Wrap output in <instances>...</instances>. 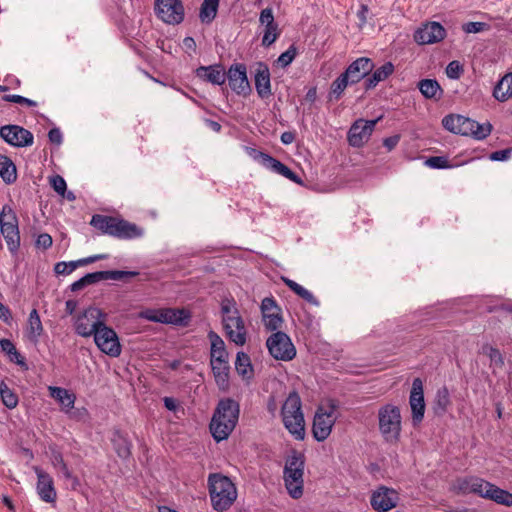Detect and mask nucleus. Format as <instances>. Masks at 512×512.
Masks as SVG:
<instances>
[{"mask_svg":"<svg viewBox=\"0 0 512 512\" xmlns=\"http://www.w3.org/2000/svg\"><path fill=\"white\" fill-rule=\"evenodd\" d=\"M155 14L166 24L177 25L184 20L185 11L181 0H155Z\"/></svg>","mask_w":512,"mask_h":512,"instance_id":"ddd939ff","label":"nucleus"},{"mask_svg":"<svg viewBox=\"0 0 512 512\" xmlns=\"http://www.w3.org/2000/svg\"><path fill=\"white\" fill-rule=\"evenodd\" d=\"M34 471L37 475L36 490L39 498L46 503H55L57 492L53 478L39 467H34Z\"/></svg>","mask_w":512,"mask_h":512,"instance_id":"5701e85b","label":"nucleus"},{"mask_svg":"<svg viewBox=\"0 0 512 512\" xmlns=\"http://www.w3.org/2000/svg\"><path fill=\"white\" fill-rule=\"evenodd\" d=\"M219 0H204L201 4L199 17L203 23H211L218 11Z\"/></svg>","mask_w":512,"mask_h":512,"instance_id":"a19ab883","label":"nucleus"},{"mask_svg":"<svg viewBox=\"0 0 512 512\" xmlns=\"http://www.w3.org/2000/svg\"><path fill=\"white\" fill-rule=\"evenodd\" d=\"M511 154H512V149L507 148V149L492 152L490 154L489 158L492 161H505L511 157Z\"/></svg>","mask_w":512,"mask_h":512,"instance_id":"680f3d73","label":"nucleus"},{"mask_svg":"<svg viewBox=\"0 0 512 512\" xmlns=\"http://www.w3.org/2000/svg\"><path fill=\"white\" fill-rule=\"evenodd\" d=\"M240 414L239 403L232 398H222L212 415L209 429L216 442L226 440L235 429Z\"/></svg>","mask_w":512,"mask_h":512,"instance_id":"f257e3e1","label":"nucleus"},{"mask_svg":"<svg viewBox=\"0 0 512 512\" xmlns=\"http://www.w3.org/2000/svg\"><path fill=\"white\" fill-rule=\"evenodd\" d=\"M0 233L4 237L8 250L16 253L20 247V232L18 224L0 223Z\"/></svg>","mask_w":512,"mask_h":512,"instance_id":"c85d7f7f","label":"nucleus"},{"mask_svg":"<svg viewBox=\"0 0 512 512\" xmlns=\"http://www.w3.org/2000/svg\"><path fill=\"white\" fill-rule=\"evenodd\" d=\"M280 36V31L278 29V24L273 26H266L264 30V34L262 37V45L264 47L271 46Z\"/></svg>","mask_w":512,"mask_h":512,"instance_id":"09e8293b","label":"nucleus"},{"mask_svg":"<svg viewBox=\"0 0 512 512\" xmlns=\"http://www.w3.org/2000/svg\"><path fill=\"white\" fill-rule=\"evenodd\" d=\"M350 83L347 78L341 73L331 84L329 92V100H339L347 86Z\"/></svg>","mask_w":512,"mask_h":512,"instance_id":"37998d69","label":"nucleus"},{"mask_svg":"<svg viewBox=\"0 0 512 512\" xmlns=\"http://www.w3.org/2000/svg\"><path fill=\"white\" fill-rule=\"evenodd\" d=\"M0 176L7 184L14 183L17 179L16 166L5 155H0Z\"/></svg>","mask_w":512,"mask_h":512,"instance_id":"4c0bfd02","label":"nucleus"},{"mask_svg":"<svg viewBox=\"0 0 512 512\" xmlns=\"http://www.w3.org/2000/svg\"><path fill=\"white\" fill-rule=\"evenodd\" d=\"M106 314L101 309L89 307L75 321V331L82 337L92 336L105 323Z\"/></svg>","mask_w":512,"mask_h":512,"instance_id":"f8f14e48","label":"nucleus"},{"mask_svg":"<svg viewBox=\"0 0 512 512\" xmlns=\"http://www.w3.org/2000/svg\"><path fill=\"white\" fill-rule=\"evenodd\" d=\"M261 313L275 312L279 310L276 300L273 297H265L261 302Z\"/></svg>","mask_w":512,"mask_h":512,"instance_id":"bf43d9fd","label":"nucleus"},{"mask_svg":"<svg viewBox=\"0 0 512 512\" xmlns=\"http://www.w3.org/2000/svg\"><path fill=\"white\" fill-rule=\"evenodd\" d=\"M446 37L445 28L435 21L422 24L414 32V40L419 45L434 44L442 41Z\"/></svg>","mask_w":512,"mask_h":512,"instance_id":"6ab92c4d","label":"nucleus"},{"mask_svg":"<svg viewBox=\"0 0 512 512\" xmlns=\"http://www.w3.org/2000/svg\"><path fill=\"white\" fill-rule=\"evenodd\" d=\"M378 119L375 120H356L348 131V142L353 147H362L373 133Z\"/></svg>","mask_w":512,"mask_h":512,"instance_id":"dca6fc26","label":"nucleus"},{"mask_svg":"<svg viewBox=\"0 0 512 512\" xmlns=\"http://www.w3.org/2000/svg\"><path fill=\"white\" fill-rule=\"evenodd\" d=\"M114 447L117 455L123 459L131 455V444L123 437L114 440Z\"/></svg>","mask_w":512,"mask_h":512,"instance_id":"8fccbe9b","label":"nucleus"},{"mask_svg":"<svg viewBox=\"0 0 512 512\" xmlns=\"http://www.w3.org/2000/svg\"><path fill=\"white\" fill-rule=\"evenodd\" d=\"M50 185L56 193L61 196H65L67 190V184L64 178L60 175H54L50 177Z\"/></svg>","mask_w":512,"mask_h":512,"instance_id":"5fc2aeb1","label":"nucleus"},{"mask_svg":"<svg viewBox=\"0 0 512 512\" xmlns=\"http://www.w3.org/2000/svg\"><path fill=\"white\" fill-rule=\"evenodd\" d=\"M264 326L269 331H279L283 323L281 308L275 312L262 313Z\"/></svg>","mask_w":512,"mask_h":512,"instance_id":"79ce46f5","label":"nucleus"},{"mask_svg":"<svg viewBox=\"0 0 512 512\" xmlns=\"http://www.w3.org/2000/svg\"><path fill=\"white\" fill-rule=\"evenodd\" d=\"M282 280L285 283V285L297 296H299L300 298H302L311 305L319 306V301L309 290H307L306 288H304L303 286L289 278L283 277Z\"/></svg>","mask_w":512,"mask_h":512,"instance_id":"e433bc0d","label":"nucleus"},{"mask_svg":"<svg viewBox=\"0 0 512 512\" xmlns=\"http://www.w3.org/2000/svg\"><path fill=\"white\" fill-rule=\"evenodd\" d=\"M486 26L484 22H467L462 28L465 33H479L483 31Z\"/></svg>","mask_w":512,"mask_h":512,"instance_id":"052dcab7","label":"nucleus"},{"mask_svg":"<svg viewBox=\"0 0 512 512\" xmlns=\"http://www.w3.org/2000/svg\"><path fill=\"white\" fill-rule=\"evenodd\" d=\"M43 331L44 329L39 313L36 309H33L28 317V323L25 330L26 336L29 339V341L36 344L38 343Z\"/></svg>","mask_w":512,"mask_h":512,"instance_id":"473e14b6","label":"nucleus"},{"mask_svg":"<svg viewBox=\"0 0 512 512\" xmlns=\"http://www.w3.org/2000/svg\"><path fill=\"white\" fill-rule=\"evenodd\" d=\"M195 75L212 85L221 86L226 82V71L222 64L200 66L196 69Z\"/></svg>","mask_w":512,"mask_h":512,"instance_id":"b1692460","label":"nucleus"},{"mask_svg":"<svg viewBox=\"0 0 512 512\" xmlns=\"http://www.w3.org/2000/svg\"><path fill=\"white\" fill-rule=\"evenodd\" d=\"M409 404L412 411V422L416 426L422 422L425 413L423 383L420 378L413 380Z\"/></svg>","mask_w":512,"mask_h":512,"instance_id":"aec40b11","label":"nucleus"},{"mask_svg":"<svg viewBox=\"0 0 512 512\" xmlns=\"http://www.w3.org/2000/svg\"><path fill=\"white\" fill-rule=\"evenodd\" d=\"M0 396H1L2 403L8 409H13L17 406L18 396L16 395V393L13 390H11L8 387V385L4 381H1V383H0Z\"/></svg>","mask_w":512,"mask_h":512,"instance_id":"c03bdc74","label":"nucleus"},{"mask_svg":"<svg viewBox=\"0 0 512 512\" xmlns=\"http://www.w3.org/2000/svg\"><path fill=\"white\" fill-rule=\"evenodd\" d=\"M138 316L151 322L181 326L187 325L191 317L189 311L177 308L145 309Z\"/></svg>","mask_w":512,"mask_h":512,"instance_id":"9d476101","label":"nucleus"},{"mask_svg":"<svg viewBox=\"0 0 512 512\" xmlns=\"http://www.w3.org/2000/svg\"><path fill=\"white\" fill-rule=\"evenodd\" d=\"M470 492L507 507L512 506V493L482 478L472 477L466 481Z\"/></svg>","mask_w":512,"mask_h":512,"instance_id":"1a4fd4ad","label":"nucleus"},{"mask_svg":"<svg viewBox=\"0 0 512 512\" xmlns=\"http://www.w3.org/2000/svg\"><path fill=\"white\" fill-rule=\"evenodd\" d=\"M305 457L302 453L293 451L286 459L284 471L289 472L293 470H304Z\"/></svg>","mask_w":512,"mask_h":512,"instance_id":"a18cd8bd","label":"nucleus"},{"mask_svg":"<svg viewBox=\"0 0 512 512\" xmlns=\"http://www.w3.org/2000/svg\"><path fill=\"white\" fill-rule=\"evenodd\" d=\"M451 400H450V393L446 386H443L439 388L436 392L435 399H434V412L437 415H443L447 408L450 406Z\"/></svg>","mask_w":512,"mask_h":512,"instance_id":"58836bf2","label":"nucleus"},{"mask_svg":"<svg viewBox=\"0 0 512 512\" xmlns=\"http://www.w3.org/2000/svg\"><path fill=\"white\" fill-rule=\"evenodd\" d=\"M235 369L237 373L243 378H251L253 375V368L250 357L245 352H238L235 361Z\"/></svg>","mask_w":512,"mask_h":512,"instance_id":"ea45409f","label":"nucleus"},{"mask_svg":"<svg viewBox=\"0 0 512 512\" xmlns=\"http://www.w3.org/2000/svg\"><path fill=\"white\" fill-rule=\"evenodd\" d=\"M281 417L284 427L298 441L305 439V419L302 411V401L296 391L287 396L281 407Z\"/></svg>","mask_w":512,"mask_h":512,"instance_id":"39448f33","label":"nucleus"},{"mask_svg":"<svg viewBox=\"0 0 512 512\" xmlns=\"http://www.w3.org/2000/svg\"><path fill=\"white\" fill-rule=\"evenodd\" d=\"M394 72V65L392 62H386L381 67L377 68L371 76L367 77L364 82L365 90H371L377 86L381 81L386 80Z\"/></svg>","mask_w":512,"mask_h":512,"instance_id":"f704fd0d","label":"nucleus"},{"mask_svg":"<svg viewBox=\"0 0 512 512\" xmlns=\"http://www.w3.org/2000/svg\"><path fill=\"white\" fill-rule=\"evenodd\" d=\"M270 355L281 361H291L296 356V348L291 338L282 331H276L266 341Z\"/></svg>","mask_w":512,"mask_h":512,"instance_id":"9b49d317","label":"nucleus"},{"mask_svg":"<svg viewBox=\"0 0 512 512\" xmlns=\"http://www.w3.org/2000/svg\"><path fill=\"white\" fill-rule=\"evenodd\" d=\"M401 413L398 406L385 404L378 410L379 431L385 442L397 443L401 435Z\"/></svg>","mask_w":512,"mask_h":512,"instance_id":"0eeeda50","label":"nucleus"},{"mask_svg":"<svg viewBox=\"0 0 512 512\" xmlns=\"http://www.w3.org/2000/svg\"><path fill=\"white\" fill-rule=\"evenodd\" d=\"M255 89L261 99L269 98L272 95L270 71L268 66L259 62L254 76Z\"/></svg>","mask_w":512,"mask_h":512,"instance_id":"393cba45","label":"nucleus"},{"mask_svg":"<svg viewBox=\"0 0 512 512\" xmlns=\"http://www.w3.org/2000/svg\"><path fill=\"white\" fill-rule=\"evenodd\" d=\"M0 223L18 224V217L10 205H4L0 211Z\"/></svg>","mask_w":512,"mask_h":512,"instance_id":"603ef678","label":"nucleus"},{"mask_svg":"<svg viewBox=\"0 0 512 512\" xmlns=\"http://www.w3.org/2000/svg\"><path fill=\"white\" fill-rule=\"evenodd\" d=\"M400 135H393L383 140V146L388 150L392 151L399 143Z\"/></svg>","mask_w":512,"mask_h":512,"instance_id":"69168bd1","label":"nucleus"},{"mask_svg":"<svg viewBox=\"0 0 512 512\" xmlns=\"http://www.w3.org/2000/svg\"><path fill=\"white\" fill-rule=\"evenodd\" d=\"M50 395L52 398L57 400L65 413H69L73 409L76 396L74 393L69 392L67 389L62 387H49Z\"/></svg>","mask_w":512,"mask_h":512,"instance_id":"72a5a7b5","label":"nucleus"},{"mask_svg":"<svg viewBox=\"0 0 512 512\" xmlns=\"http://www.w3.org/2000/svg\"><path fill=\"white\" fill-rule=\"evenodd\" d=\"M3 100L6 101V102H13V103H17V104H25L27 106H36L37 103L29 98H26L24 96H21V95H16V94H9V95H5L3 97Z\"/></svg>","mask_w":512,"mask_h":512,"instance_id":"4d7b16f0","label":"nucleus"},{"mask_svg":"<svg viewBox=\"0 0 512 512\" xmlns=\"http://www.w3.org/2000/svg\"><path fill=\"white\" fill-rule=\"evenodd\" d=\"M417 87L424 98L440 100L443 96V89L436 79H422L418 82Z\"/></svg>","mask_w":512,"mask_h":512,"instance_id":"2f4dec72","label":"nucleus"},{"mask_svg":"<svg viewBox=\"0 0 512 512\" xmlns=\"http://www.w3.org/2000/svg\"><path fill=\"white\" fill-rule=\"evenodd\" d=\"M220 312L226 337L237 346H243L247 341V328L234 298L222 299Z\"/></svg>","mask_w":512,"mask_h":512,"instance_id":"f03ea898","label":"nucleus"},{"mask_svg":"<svg viewBox=\"0 0 512 512\" xmlns=\"http://www.w3.org/2000/svg\"><path fill=\"white\" fill-rule=\"evenodd\" d=\"M207 336L211 344L210 361L228 360V352L223 339L213 330H210Z\"/></svg>","mask_w":512,"mask_h":512,"instance_id":"7c9ffc66","label":"nucleus"},{"mask_svg":"<svg viewBox=\"0 0 512 512\" xmlns=\"http://www.w3.org/2000/svg\"><path fill=\"white\" fill-rule=\"evenodd\" d=\"M337 418V405L335 403L329 402L326 405L318 406L312 424L314 439L318 442L325 441L330 436Z\"/></svg>","mask_w":512,"mask_h":512,"instance_id":"6e6552de","label":"nucleus"},{"mask_svg":"<svg viewBox=\"0 0 512 512\" xmlns=\"http://www.w3.org/2000/svg\"><path fill=\"white\" fill-rule=\"evenodd\" d=\"M108 257H109L108 254H95V255L85 257V258L78 259V263H80V265H82V266H85V265L94 263L99 260L108 259Z\"/></svg>","mask_w":512,"mask_h":512,"instance_id":"0e129e2a","label":"nucleus"},{"mask_svg":"<svg viewBox=\"0 0 512 512\" xmlns=\"http://www.w3.org/2000/svg\"><path fill=\"white\" fill-rule=\"evenodd\" d=\"M442 125L454 134L471 136L476 140L487 138L492 131V125L489 122L478 123L462 115H447L442 119Z\"/></svg>","mask_w":512,"mask_h":512,"instance_id":"423d86ee","label":"nucleus"},{"mask_svg":"<svg viewBox=\"0 0 512 512\" xmlns=\"http://www.w3.org/2000/svg\"><path fill=\"white\" fill-rule=\"evenodd\" d=\"M425 164L428 167L433 168V169H447V168H451L452 167L449 164L448 159L446 157H444V156H432V157H429L425 161Z\"/></svg>","mask_w":512,"mask_h":512,"instance_id":"864d4df0","label":"nucleus"},{"mask_svg":"<svg viewBox=\"0 0 512 512\" xmlns=\"http://www.w3.org/2000/svg\"><path fill=\"white\" fill-rule=\"evenodd\" d=\"M8 357L11 362L24 367L25 369L28 368L25 358L17 351V349H15V351H13Z\"/></svg>","mask_w":512,"mask_h":512,"instance_id":"338daca9","label":"nucleus"},{"mask_svg":"<svg viewBox=\"0 0 512 512\" xmlns=\"http://www.w3.org/2000/svg\"><path fill=\"white\" fill-rule=\"evenodd\" d=\"M285 487L293 499H299L303 495L304 470L283 472Z\"/></svg>","mask_w":512,"mask_h":512,"instance_id":"bb28decb","label":"nucleus"},{"mask_svg":"<svg viewBox=\"0 0 512 512\" xmlns=\"http://www.w3.org/2000/svg\"><path fill=\"white\" fill-rule=\"evenodd\" d=\"M0 137L14 147L31 146L34 141L33 134L19 125L2 126L0 128Z\"/></svg>","mask_w":512,"mask_h":512,"instance_id":"f3484780","label":"nucleus"},{"mask_svg":"<svg viewBox=\"0 0 512 512\" xmlns=\"http://www.w3.org/2000/svg\"><path fill=\"white\" fill-rule=\"evenodd\" d=\"M80 263L78 260L70 261V262H58L54 266V271L59 275H69L71 274L77 267H80Z\"/></svg>","mask_w":512,"mask_h":512,"instance_id":"3c124183","label":"nucleus"},{"mask_svg":"<svg viewBox=\"0 0 512 512\" xmlns=\"http://www.w3.org/2000/svg\"><path fill=\"white\" fill-rule=\"evenodd\" d=\"M493 96L500 102L507 101L512 97V72L505 74L495 85Z\"/></svg>","mask_w":512,"mask_h":512,"instance_id":"c9c22d12","label":"nucleus"},{"mask_svg":"<svg viewBox=\"0 0 512 512\" xmlns=\"http://www.w3.org/2000/svg\"><path fill=\"white\" fill-rule=\"evenodd\" d=\"M51 463L53 467L59 471L66 480L71 481V487L73 490H76L80 486L78 477L73 475L69 470L61 452L57 450L52 451Z\"/></svg>","mask_w":512,"mask_h":512,"instance_id":"c756f323","label":"nucleus"},{"mask_svg":"<svg viewBox=\"0 0 512 512\" xmlns=\"http://www.w3.org/2000/svg\"><path fill=\"white\" fill-rule=\"evenodd\" d=\"M259 22L261 25L273 26L277 24L274 19L273 11L271 8H265L260 12Z\"/></svg>","mask_w":512,"mask_h":512,"instance_id":"13d9d810","label":"nucleus"},{"mask_svg":"<svg viewBox=\"0 0 512 512\" xmlns=\"http://www.w3.org/2000/svg\"><path fill=\"white\" fill-rule=\"evenodd\" d=\"M90 225L99 230L102 234L118 239H135L143 236V229L134 223H130L124 219L95 214L92 216Z\"/></svg>","mask_w":512,"mask_h":512,"instance_id":"20e7f679","label":"nucleus"},{"mask_svg":"<svg viewBox=\"0 0 512 512\" xmlns=\"http://www.w3.org/2000/svg\"><path fill=\"white\" fill-rule=\"evenodd\" d=\"M297 55V47L292 44L289 48L283 52L278 59L276 60V64L281 68L288 67L295 59Z\"/></svg>","mask_w":512,"mask_h":512,"instance_id":"de8ad7c7","label":"nucleus"},{"mask_svg":"<svg viewBox=\"0 0 512 512\" xmlns=\"http://www.w3.org/2000/svg\"><path fill=\"white\" fill-rule=\"evenodd\" d=\"M137 275L138 272L136 271L110 270L87 273L84 277L87 285H92L104 280H122L125 278H132Z\"/></svg>","mask_w":512,"mask_h":512,"instance_id":"a878e982","label":"nucleus"},{"mask_svg":"<svg viewBox=\"0 0 512 512\" xmlns=\"http://www.w3.org/2000/svg\"><path fill=\"white\" fill-rule=\"evenodd\" d=\"M463 72V67L458 61H451L446 67V75L450 79L460 78Z\"/></svg>","mask_w":512,"mask_h":512,"instance_id":"6e6d98bb","label":"nucleus"},{"mask_svg":"<svg viewBox=\"0 0 512 512\" xmlns=\"http://www.w3.org/2000/svg\"><path fill=\"white\" fill-rule=\"evenodd\" d=\"M207 482L213 509L217 512L228 510L237 499L235 484L221 473L209 474Z\"/></svg>","mask_w":512,"mask_h":512,"instance_id":"7ed1b4c3","label":"nucleus"},{"mask_svg":"<svg viewBox=\"0 0 512 512\" xmlns=\"http://www.w3.org/2000/svg\"><path fill=\"white\" fill-rule=\"evenodd\" d=\"M210 364L218 388L227 391L229 389L230 372L228 360L210 361Z\"/></svg>","mask_w":512,"mask_h":512,"instance_id":"cd10ccee","label":"nucleus"},{"mask_svg":"<svg viewBox=\"0 0 512 512\" xmlns=\"http://www.w3.org/2000/svg\"><path fill=\"white\" fill-rule=\"evenodd\" d=\"M398 494L394 489L379 487L371 495L370 503L377 512H387L397 505Z\"/></svg>","mask_w":512,"mask_h":512,"instance_id":"412c9836","label":"nucleus"},{"mask_svg":"<svg viewBox=\"0 0 512 512\" xmlns=\"http://www.w3.org/2000/svg\"><path fill=\"white\" fill-rule=\"evenodd\" d=\"M230 88L238 95H247L251 87L247 78V68L243 63L232 64L226 71Z\"/></svg>","mask_w":512,"mask_h":512,"instance_id":"a211bd4d","label":"nucleus"},{"mask_svg":"<svg viewBox=\"0 0 512 512\" xmlns=\"http://www.w3.org/2000/svg\"><path fill=\"white\" fill-rule=\"evenodd\" d=\"M94 342L103 353L118 357L121 354V344L117 333L105 323L93 334Z\"/></svg>","mask_w":512,"mask_h":512,"instance_id":"4468645a","label":"nucleus"},{"mask_svg":"<svg viewBox=\"0 0 512 512\" xmlns=\"http://www.w3.org/2000/svg\"><path fill=\"white\" fill-rule=\"evenodd\" d=\"M251 155L255 160L259 161L264 167L271 170L272 172L279 174L294 183H302L301 178L295 172H293L288 166L283 164L278 159L272 157L271 155L256 149H252Z\"/></svg>","mask_w":512,"mask_h":512,"instance_id":"2eb2a0df","label":"nucleus"},{"mask_svg":"<svg viewBox=\"0 0 512 512\" xmlns=\"http://www.w3.org/2000/svg\"><path fill=\"white\" fill-rule=\"evenodd\" d=\"M374 68L373 61L368 57H360L354 60L342 73L350 85L359 83L366 78Z\"/></svg>","mask_w":512,"mask_h":512,"instance_id":"4be33fe9","label":"nucleus"},{"mask_svg":"<svg viewBox=\"0 0 512 512\" xmlns=\"http://www.w3.org/2000/svg\"><path fill=\"white\" fill-rule=\"evenodd\" d=\"M52 243V237L47 233L40 234L36 240L37 247H41L43 249H48L51 247Z\"/></svg>","mask_w":512,"mask_h":512,"instance_id":"e2e57ef3","label":"nucleus"},{"mask_svg":"<svg viewBox=\"0 0 512 512\" xmlns=\"http://www.w3.org/2000/svg\"><path fill=\"white\" fill-rule=\"evenodd\" d=\"M48 138L51 143L59 145L62 142V133L58 128H52L48 132Z\"/></svg>","mask_w":512,"mask_h":512,"instance_id":"774afa93","label":"nucleus"},{"mask_svg":"<svg viewBox=\"0 0 512 512\" xmlns=\"http://www.w3.org/2000/svg\"><path fill=\"white\" fill-rule=\"evenodd\" d=\"M482 352L489 357L491 364L498 368H502L504 366V358L499 349L489 344H485L482 346Z\"/></svg>","mask_w":512,"mask_h":512,"instance_id":"49530a36","label":"nucleus"}]
</instances>
